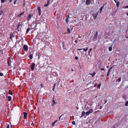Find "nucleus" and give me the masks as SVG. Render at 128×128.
I'll return each instance as SVG.
<instances>
[{"mask_svg": "<svg viewBox=\"0 0 128 128\" xmlns=\"http://www.w3.org/2000/svg\"><path fill=\"white\" fill-rule=\"evenodd\" d=\"M125 106H128V101H126L125 104Z\"/></svg>", "mask_w": 128, "mask_h": 128, "instance_id": "obj_22", "label": "nucleus"}, {"mask_svg": "<svg viewBox=\"0 0 128 128\" xmlns=\"http://www.w3.org/2000/svg\"><path fill=\"white\" fill-rule=\"evenodd\" d=\"M104 5H105V4H103V6H103V8H104Z\"/></svg>", "mask_w": 128, "mask_h": 128, "instance_id": "obj_53", "label": "nucleus"}, {"mask_svg": "<svg viewBox=\"0 0 128 128\" xmlns=\"http://www.w3.org/2000/svg\"><path fill=\"white\" fill-rule=\"evenodd\" d=\"M30 30V28H28L27 30H26V34H27L28 33V32H29V31Z\"/></svg>", "mask_w": 128, "mask_h": 128, "instance_id": "obj_21", "label": "nucleus"}, {"mask_svg": "<svg viewBox=\"0 0 128 128\" xmlns=\"http://www.w3.org/2000/svg\"><path fill=\"white\" fill-rule=\"evenodd\" d=\"M28 18L27 19V20L28 21H29L31 17H32V16L31 14H29L28 15Z\"/></svg>", "mask_w": 128, "mask_h": 128, "instance_id": "obj_4", "label": "nucleus"}, {"mask_svg": "<svg viewBox=\"0 0 128 128\" xmlns=\"http://www.w3.org/2000/svg\"><path fill=\"white\" fill-rule=\"evenodd\" d=\"M116 6L117 7H118L119 6V2H117V3H116Z\"/></svg>", "mask_w": 128, "mask_h": 128, "instance_id": "obj_20", "label": "nucleus"}, {"mask_svg": "<svg viewBox=\"0 0 128 128\" xmlns=\"http://www.w3.org/2000/svg\"><path fill=\"white\" fill-rule=\"evenodd\" d=\"M98 15V14H94L92 15V16L93 17V18L94 20H95L96 19Z\"/></svg>", "mask_w": 128, "mask_h": 128, "instance_id": "obj_2", "label": "nucleus"}, {"mask_svg": "<svg viewBox=\"0 0 128 128\" xmlns=\"http://www.w3.org/2000/svg\"><path fill=\"white\" fill-rule=\"evenodd\" d=\"M93 17L92 16H91L90 18V19L92 20V21L93 20Z\"/></svg>", "mask_w": 128, "mask_h": 128, "instance_id": "obj_35", "label": "nucleus"}, {"mask_svg": "<svg viewBox=\"0 0 128 128\" xmlns=\"http://www.w3.org/2000/svg\"><path fill=\"white\" fill-rule=\"evenodd\" d=\"M12 128V126H11V128Z\"/></svg>", "mask_w": 128, "mask_h": 128, "instance_id": "obj_61", "label": "nucleus"}, {"mask_svg": "<svg viewBox=\"0 0 128 128\" xmlns=\"http://www.w3.org/2000/svg\"><path fill=\"white\" fill-rule=\"evenodd\" d=\"M7 128H10V126L9 125H8L7 126Z\"/></svg>", "mask_w": 128, "mask_h": 128, "instance_id": "obj_46", "label": "nucleus"}, {"mask_svg": "<svg viewBox=\"0 0 128 128\" xmlns=\"http://www.w3.org/2000/svg\"><path fill=\"white\" fill-rule=\"evenodd\" d=\"M16 0H15L14 1V4H16Z\"/></svg>", "mask_w": 128, "mask_h": 128, "instance_id": "obj_41", "label": "nucleus"}, {"mask_svg": "<svg viewBox=\"0 0 128 128\" xmlns=\"http://www.w3.org/2000/svg\"><path fill=\"white\" fill-rule=\"evenodd\" d=\"M74 71V70L72 69H71V71Z\"/></svg>", "mask_w": 128, "mask_h": 128, "instance_id": "obj_54", "label": "nucleus"}, {"mask_svg": "<svg viewBox=\"0 0 128 128\" xmlns=\"http://www.w3.org/2000/svg\"><path fill=\"white\" fill-rule=\"evenodd\" d=\"M90 0H86V4L87 5H88V4H90Z\"/></svg>", "mask_w": 128, "mask_h": 128, "instance_id": "obj_7", "label": "nucleus"}, {"mask_svg": "<svg viewBox=\"0 0 128 128\" xmlns=\"http://www.w3.org/2000/svg\"><path fill=\"white\" fill-rule=\"evenodd\" d=\"M55 85H56V83H55L54 84V87H53V91H54V88L55 87Z\"/></svg>", "mask_w": 128, "mask_h": 128, "instance_id": "obj_40", "label": "nucleus"}, {"mask_svg": "<svg viewBox=\"0 0 128 128\" xmlns=\"http://www.w3.org/2000/svg\"><path fill=\"white\" fill-rule=\"evenodd\" d=\"M112 128H115V127L114 126Z\"/></svg>", "mask_w": 128, "mask_h": 128, "instance_id": "obj_56", "label": "nucleus"}, {"mask_svg": "<svg viewBox=\"0 0 128 128\" xmlns=\"http://www.w3.org/2000/svg\"><path fill=\"white\" fill-rule=\"evenodd\" d=\"M14 36L12 34H10V39H12L13 37H14Z\"/></svg>", "mask_w": 128, "mask_h": 128, "instance_id": "obj_24", "label": "nucleus"}, {"mask_svg": "<svg viewBox=\"0 0 128 128\" xmlns=\"http://www.w3.org/2000/svg\"><path fill=\"white\" fill-rule=\"evenodd\" d=\"M63 115H64V114H62L61 116H60V117L59 118L60 120V118L62 117V118L61 119V120H63L65 118V117L64 116H63Z\"/></svg>", "mask_w": 128, "mask_h": 128, "instance_id": "obj_8", "label": "nucleus"}, {"mask_svg": "<svg viewBox=\"0 0 128 128\" xmlns=\"http://www.w3.org/2000/svg\"><path fill=\"white\" fill-rule=\"evenodd\" d=\"M112 50V48L111 46L109 48L108 50L110 51H111Z\"/></svg>", "mask_w": 128, "mask_h": 128, "instance_id": "obj_23", "label": "nucleus"}, {"mask_svg": "<svg viewBox=\"0 0 128 128\" xmlns=\"http://www.w3.org/2000/svg\"><path fill=\"white\" fill-rule=\"evenodd\" d=\"M8 92L11 95H12V94H13L12 93V92H11L9 90V91Z\"/></svg>", "mask_w": 128, "mask_h": 128, "instance_id": "obj_31", "label": "nucleus"}, {"mask_svg": "<svg viewBox=\"0 0 128 128\" xmlns=\"http://www.w3.org/2000/svg\"><path fill=\"white\" fill-rule=\"evenodd\" d=\"M85 114H86V113L84 111H83L82 112V116H83Z\"/></svg>", "mask_w": 128, "mask_h": 128, "instance_id": "obj_18", "label": "nucleus"}, {"mask_svg": "<svg viewBox=\"0 0 128 128\" xmlns=\"http://www.w3.org/2000/svg\"><path fill=\"white\" fill-rule=\"evenodd\" d=\"M88 47L86 48H82V49H83V50L85 52H86L87 51V50H88Z\"/></svg>", "mask_w": 128, "mask_h": 128, "instance_id": "obj_17", "label": "nucleus"}, {"mask_svg": "<svg viewBox=\"0 0 128 128\" xmlns=\"http://www.w3.org/2000/svg\"><path fill=\"white\" fill-rule=\"evenodd\" d=\"M37 10L38 12H41V9L40 8L39 6H38L37 7Z\"/></svg>", "mask_w": 128, "mask_h": 128, "instance_id": "obj_15", "label": "nucleus"}, {"mask_svg": "<svg viewBox=\"0 0 128 128\" xmlns=\"http://www.w3.org/2000/svg\"><path fill=\"white\" fill-rule=\"evenodd\" d=\"M74 42H75L76 43L78 41H77V40H75V41H74Z\"/></svg>", "mask_w": 128, "mask_h": 128, "instance_id": "obj_48", "label": "nucleus"}, {"mask_svg": "<svg viewBox=\"0 0 128 128\" xmlns=\"http://www.w3.org/2000/svg\"><path fill=\"white\" fill-rule=\"evenodd\" d=\"M97 36L95 35L94 36V38L96 39L97 38Z\"/></svg>", "mask_w": 128, "mask_h": 128, "instance_id": "obj_32", "label": "nucleus"}, {"mask_svg": "<svg viewBox=\"0 0 128 128\" xmlns=\"http://www.w3.org/2000/svg\"><path fill=\"white\" fill-rule=\"evenodd\" d=\"M38 13L39 16H40L41 14V12H38Z\"/></svg>", "mask_w": 128, "mask_h": 128, "instance_id": "obj_38", "label": "nucleus"}, {"mask_svg": "<svg viewBox=\"0 0 128 128\" xmlns=\"http://www.w3.org/2000/svg\"><path fill=\"white\" fill-rule=\"evenodd\" d=\"M24 12H23L21 13L20 14L18 15V17H21L22 15L24 13Z\"/></svg>", "mask_w": 128, "mask_h": 128, "instance_id": "obj_11", "label": "nucleus"}, {"mask_svg": "<svg viewBox=\"0 0 128 128\" xmlns=\"http://www.w3.org/2000/svg\"><path fill=\"white\" fill-rule=\"evenodd\" d=\"M23 49L25 51H27L28 50V46L26 44L24 45L23 47Z\"/></svg>", "mask_w": 128, "mask_h": 128, "instance_id": "obj_1", "label": "nucleus"}, {"mask_svg": "<svg viewBox=\"0 0 128 128\" xmlns=\"http://www.w3.org/2000/svg\"><path fill=\"white\" fill-rule=\"evenodd\" d=\"M6 0H5V1L6 2Z\"/></svg>", "mask_w": 128, "mask_h": 128, "instance_id": "obj_59", "label": "nucleus"}, {"mask_svg": "<svg viewBox=\"0 0 128 128\" xmlns=\"http://www.w3.org/2000/svg\"><path fill=\"white\" fill-rule=\"evenodd\" d=\"M5 2V0H1V2L4 3Z\"/></svg>", "mask_w": 128, "mask_h": 128, "instance_id": "obj_34", "label": "nucleus"}, {"mask_svg": "<svg viewBox=\"0 0 128 128\" xmlns=\"http://www.w3.org/2000/svg\"><path fill=\"white\" fill-rule=\"evenodd\" d=\"M75 59L76 60H77L78 59V58L77 56H76L75 57Z\"/></svg>", "mask_w": 128, "mask_h": 128, "instance_id": "obj_37", "label": "nucleus"}, {"mask_svg": "<svg viewBox=\"0 0 128 128\" xmlns=\"http://www.w3.org/2000/svg\"><path fill=\"white\" fill-rule=\"evenodd\" d=\"M109 72H108V73H107V76H108L109 75Z\"/></svg>", "mask_w": 128, "mask_h": 128, "instance_id": "obj_49", "label": "nucleus"}, {"mask_svg": "<svg viewBox=\"0 0 128 128\" xmlns=\"http://www.w3.org/2000/svg\"><path fill=\"white\" fill-rule=\"evenodd\" d=\"M88 112L90 113V114L92 113L93 112V110L92 109H90V110L88 111Z\"/></svg>", "mask_w": 128, "mask_h": 128, "instance_id": "obj_16", "label": "nucleus"}, {"mask_svg": "<svg viewBox=\"0 0 128 128\" xmlns=\"http://www.w3.org/2000/svg\"><path fill=\"white\" fill-rule=\"evenodd\" d=\"M32 56H33V55H32V54H30L29 55V58L30 59H32Z\"/></svg>", "mask_w": 128, "mask_h": 128, "instance_id": "obj_12", "label": "nucleus"}, {"mask_svg": "<svg viewBox=\"0 0 128 128\" xmlns=\"http://www.w3.org/2000/svg\"><path fill=\"white\" fill-rule=\"evenodd\" d=\"M3 76V74L2 72H0V76Z\"/></svg>", "mask_w": 128, "mask_h": 128, "instance_id": "obj_36", "label": "nucleus"}, {"mask_svg": "<svg viewBox=\"0 0 128 128\" xmlns=\"http://www.w3.org/2000/svg\"><path fill=\"white\" fill-rule=\"evenodd\" d=\"M103 8V6H102L100 9V13L102 11V9Z\"/></svg>", "mask_w": 128, "mask_h": 128, "instance_id": "obj_25", "label": "nucleus"}, {"mask_svg": "<svg viewBox=\"0 0 128 128\" xmlns=\"http://www.w3.org/2000/svg\"><path fill=\"white\" fill-rule=\"evenodd\" d=\"M82 49V48H79L77 49L78 50H80Z\"/></svg>", "mask_w": 128, "mask_h": 128, "instance_id": "obj_42", "label": "nucleus"}, {"mask_svg": "<svg viewBox=\"0 0 128 128\" xmlns=\"http://www.w3.org/2000/svg\"><path fill=\"white\" fill-rule=\"evenodd\" d=\"M52 102L53 103V104H52V106H54L57 103L56 102H55L54 98H53Z\"/></svg>", "mask_w": 128, "mask_h": 128, "instance_id": "obj_10", "label": "nucleus"}, {"mask_svg": "<svg viewBox=\"0 0 128 128\" xmlns=\"http://www.w3.org/2000/svg\"><path fill=\"white\" fill-rule=\"evenodd\" d=\"M127 15L128 16V12L127 14Z\"/></svg>", "mask_w": 128, "mask_h": 128, "instance_id": "obj_57", "label": "nucleus"}, {"mask_svg": "<svg viewBox=\"0 0 128 128\" xmlns=\"http://www.w3.org/2000/svg\"><path fill=\"white\" fill-rule=\"evenodd\" d=\"M90 114V113L88 112V111L86 113V114L87 116L88 115Z\"/></svg>", "mask_w": 128, "mask_h": 128, "instance_id": "obj_26", "label": "nucleus"}, {"mask_svg": "<svg viewBox=\"0 0 128 128\" xmlns=\"http://www.w3.org/2000/svg\"><path fill=\"white\" fill-rule=\"evenodd\" d=\"M101 86V84H100L98 85V86H97V88H100V87Z\"/></svg>", "mask_w": 128, "mask_h": 128, "instance_id": "obj_27", "label": "nucleus"}, {"mask_svg": "<svg viewBox=\"0 0 128 128\" xmlns=\"http://www.w3.org/2000/svg\"><path fill=\"white\" fill-rule=\"evenodd\" d=\"M112 68V67L110 68L109 69L108 71V72H109V71Z\"/></svg>", "mask_w": 128, "mask_h": 128, "instance_id": "obj_45", "label": "nucleus"}, {"mask_svg": "<svg viewBox=\"0 0 128 128\" xmlns=\"http://www.w3.org/2000/svg\"><path fill=\"white\" fill-rule=\"evenodd\" d=\"M58 120H56L52 123V126H54V125L57 122Z\"/></svg>", "mask_w": 128, "mask_h": 128, "instance_id": "obj_6", "label": "nucleus"}, {"mask_svg": "<svg viewBox=\"0 0 128 128\" xmlns=\"http://www.w3.org/2000/svg\"><path fill=\"white\" fill-rule=\"evenodd\" d=\"M100 70H104V68H101L100 69Z\"/></svg>", "mask_w": 128, "mask_h": 128, "instance_id": "obj_47", "label": "nucleus"}, {"mask_svg": "<svg viewBox=\"0 0 128 128\" xmlns=\"http://www.w3.org/2000/svg\"><path fill=\"white\" fill-rule=\"evenodd\" d=\"M78 37L79 38H81L80 36V35H78Z\"/></svg>", "mask_w": 128, "mask_h": 128, "instance_id": "obj_50", "label": "nucleus"}, {"mask_svg": "<svg viewBox=\"0 0 128 128\" xmlns=\"http://www.w3.org/2000/svg\"><path fill=\"white\" fill-rule=\"evenodd\" d=\"M96 74L95 72H94L93 74L90 73L89 74L91 75L92 76V77L94 76V75Z\"/></svg>", "mask_w": 128, "mask_h": 128, "instance_id": "obj_14", "label": "nucleus"}, {"mask_svg": "<svg viewBox=\"0 0 128 128\" xmlns=\"http://www.w3.org/2000/svg\"><path fill=\"white\" fill-rule=\"evenodd\" d=\"M91 50H92V48H90V52L91 51Z\"/></svg>", "mask_w": 128, "mask_h": 128, "instance_id": "obj_55", "label": "nucleus"}, {"mask_svg": "<svg viewBox=\"0 0 128 128\" xmlns=\"http://www.w3.org/2000/svg\"><path fill=\"white\" fill-rule=\"evenodd\" d=\"M95 35L98 36V32H96V33L95 34Z\"/></svg>", "mask_w": 128, "mask_h": 128, "instance_id": "obj_43", "label": "nucleus"}, {"mask_svg": "<svg viewBox=\"0 0 128 128\" xmlns=\"http://www.w3.org/2000/svg\"><path fill=\"white\" fill-rule=\"evenodd\" d=\"M66 23H67V24H68V22H69V21H68V18H67L66 20Z\"/></svg>", "mask_w": 128, "mask_h": 128, "instance_id": "obj_29", "label": "nucleus"}, {"mask_svg": "<svg viewBox=\"0 0 128 128\" xmlns=\"http://www.w3.org/2000/svg\"><path fill=\"white\" fill-rule=\"evenodd\" d=\"M41 86H42V84H41Z\"/></svg>", "mask_w": 128, "mask_h": 128, "instance_id": "obj_60", "label": "nucleus"}, {"mask_svg": "<svg viewBox=\"0 0 128 128\" xmlns=\"http://www.w3.org/2000/svg\"><path fill=\"white\" fill-rule=\"evenodd\" d=\"M96 86V85H94V87H95Z\"/></svg>", "mask_w": 128, "mask_h": 128, "instance_id": "obj_58", "label": "nucleus"}, {"mask_svg": "<svg viewBox=\"0 0 128 128\" xmlns=\"http://www.w3.org/2000/svg\"><path fill=\"white\" fill-rule=\"evenodd\" d=\"M8 101H10L11 100L12 97L10 96H8Z\"/></svg>", "mask_w": 128, "mask_h": 128, "instance_id": "obj_13", "label": "nucleus"}, {"mask_svg": "<svg viewBox=\"0 0 128 128\" xmlns=\"http://www.w3.org/2000/svg\"><path fill=\"white\" fill-rule=\"evenodd\" d=\"M23 114L24 115V118L25 119L26 118V117L27 116L28 114L26 112H24Z\"/></svg>", "mask_w": 128, "mask_h": 128, "instance_id": "obj_5", "label": "nucleus"}, {"mask_svg": "<svg viewBox=\"0 0 128 128\" xmlns=\"http://www.w3.org/2000/svg\"><path fill=\"white\" fill-rule=\"evenodd\" d=\"M54 74L56 76H57V73L56 72H54Z\"/></svg>", "mask_w": 128, "mask_h": 128, "instance_id": "obj_44", "label": "nucleus"}, {"mask_svg": "<svg viewBox=\"0 0 128 128\" xmlns=\"http://www.w3.org/2000/svg\"><path fill=\"white\" fill-rule=\"evenodd\" d=\"M72 124H73L74 125H75L76 124L75 122L74 121H72Z\"/></svg>", "mask_w": 128, "mask_h": 128, "instance_id": "obj_30", "label": "nucleus"}, {"mask_svg": "<svg viewBox=\"0 0 128 128\" xmlns=\"http://www.w3.org/2000/svg\"><path fill=\"white\" fill-rule=\"evenodd\" d=\"M121 80V79L120 78H118V82H120V81Z\"/></svg>", "mask_w": 128, "mask_h": 128, "instance_id": "obj_39", "label": "nucleus"}, {"mask_svg": "<svg viewBox=\"0 0 128 128\" xmlns=\"http://www.w3.org/2000/svg\"><path fill=\"white\" fill-rule=\"evenodd\" d=\"M3 11L2 10L0 12V16L2 15L3 14Z\"/></svg>", "mask_w": 128, "mask_h": 128, "instance_id": "obj_28", "label": "nucleus"}, {"mask_svg": "<svg viewBox=\"0 0 128 128\" xmlns=\"http://www.w3.org/2000/svg\"><path fill=\"white\" fill-rule=\"evenodd\" d=\"M67 31L68 32V34L70 33V29L68 28H67Z\"/></svg>", "mask_w": 128, "mask_h": 128, "instance_id": "obj_19", "label": "nucleus"}, {"mask_svg": "<svg viewBox=\"0 0 128 128\" xmlns=\"http://www.w3.org/2000/svg\"><path fill=\"white\" fill-rule=\"evenodd\" d=\"M50 4V0H48L47 3L46 4H44V6L46 7L48 6L49 4Z\"/></svg>", "mask_w": 128, "mask_h": 128, "instance_id": "obj_3", "label": "nucleus"}, {"mask_svg": "<svg viewBox=\"0 0 128 128\" xmlns=\"http://www.w3.org/2000/svg\"><path fill=\"white\" fill-rule=\"evenodd\" d=\"M115 2L116 3L117 2H116V0H114Z\"/></svg>", "mask_w": 128, "mask_h": 128, "instance_id": "obj_51", "label": "nucleus"}, {"mask_svg": "<svg viewBox=\"0 0 128 128\" xmlns=\"http://www.w3.org/2000/svg\"><path fill=\"white\" fill-rule=\"evenodd\" d=\"M123 8H128V6H124V7Z\"/></svg>", "mask_w": 128, "mask_h": 128, "instance_id": "obj_33", "label": "nucleus"}, {"mask_svg": "<svg viewBox=\"0 0 128 128\" xmlns=\"http://www.w3.org/2000/svg\"><path fill=\"white\" fill-rule=\"evenodd\" d=\"M12 1V0H10L9 2H10Z\"/></svg>", "mask_w": 128, "mask_h": 128, "instance_id": "obj_52", "label": "nucleus"}, {"mask_svg": "<svg viewBox=\"0 0 128 128\" xmlns=\"http://www.w3.org/2000/svg\"><path fill=\"white\" fill-rule=\"evenodd\" d=\"M35 64H32L31 66V69L32 70H33L34 68Z\"/></svg>", "mask_w": 128, "mask_h": 128, "instance_id": "obj_9", "label": "nucleus"}]
</instances>
